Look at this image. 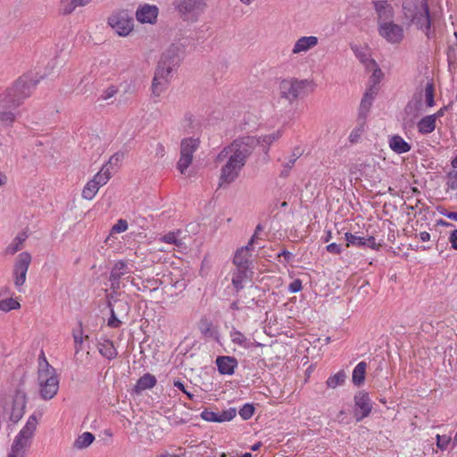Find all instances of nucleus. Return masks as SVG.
Here are the masks:
<instances>
[{
  "label": "nucleus",
  "mask_w": 457,
  "mask_h": 457,
  "mask_svg": "<svg viewBox=\"0 0 457 457\" xmlns=\"http://www.w3.org/2000/svg\"><path fill=\"white\" fill-rule=\"evenodd\" d=\"M257 146L258 140L256 137H239L218 154L215 162L226 161L225 164L220 169L219 177L220 187L230 185L239 177L248 158Z\"/></svg>",
  "instance_id": "nucleus-1"
},
{
  "label": "nucleus",
  "mask_w": 457,
  "mask_h": 457,
  "mask_svg": "<svg viewBox=\"0 0 457 457\" xmlns=\"http://www.w3.org/2000/svg\"><path fill=\"white\" fill-rule=\"evenodd\" d=\"M179 52L178 46L171 45L162 53L152 82V92L154 96H159L166 90L172 72L176 71L180 63Z\"/></svg>",
  "instance_id": "nucleus-2"
},
{
  "label": "nucleus",
  "mask_w": 457,
  "mask_h": 457,
  "mask_svg": "<svg viewBox=\"0 0 457 457\" xmlns=\"http://www.w3.org/2000/svg\"><path fill=\"white\" fill-rule=\"evenodd\" d=\"M38 79H34L31 74L21 76L12 87L0 94V108L16 109L28 98L36 87Z\"/></svg>",
  "instance_id": "nucleus-3"
},
{
  "label": "nucleus",
  "mask_w": 457,
  "mask_h": 457,
  "mask_svg": "<svg viewBox=\"0 0 457 457\" xmlns=\"http://www.w3.org/2000/svg\"><path fill=\"white\" fill-rule=\"evenodd\" d=\"M403 11L405 17L429 37L431 19L428 0H411L404 3Z\"/></svg>",
  "instance_id": "nucleus-4"
},
{
  "label": "nucleus",
  "mask_w": 457,
  "mask_h": 457,
  "mask_svg": "<svg viewBox=\"0 0 457 457\" xmlns=\"http://www.w3.org/2000/svg\"><path fill=\"white\" fill-rule=\"evenodd\" d=\"M173 6L186 21L195 22L207 7L206 0H174Z\"/></svg>",
  "instance_id": "nucleus-5"
},
{
  "label": "nucleus",
  "mask_w": 457,
  "mask_h": 457,
  "mask_svg": "<svg viewBox=\"0 0 457 457\" xmlns=\"http://www.w3.org/2000/svg\"><path fill=\"white\" fill-rule=\"evenodd\" d=\"M37 371L39 395L43 400H51L59 390V378L55 370Z\"/></svg>",
  "instance_id": "nucleus-6"
},
{
  "label": "nucleus",
  "mask_w": 457,
  "mask_h": 457,
  "mask_svg": "<svg viewBox=\"0 0 457 457\" xmlns=\"http://www.w3.org/2000/svg\"><path fill=\"white\" fill-rule=\"evenodd\" d=\"M312 85L313 82L308 79H283L279 86L280 94L283 98L292 103L304 94V90L307 87Z\"/></svg>",
  "instance_id": "nucleus-7"
},
{
  "label": "nucleus",
  "mask_w": 457,
  "mask_h": 457,
  "mask_svg": "<svg viewBox=\"0 0 457 457\" xmlns=\"http://www.w3.org/2000/svg\"><path fill=\"white\" fill-rule=\"evenodd\" d=\"M26 376L22 375L20 378L19 384L15 389V394L12 399V411L10 420L17 423L24 415L27 404V394L25 390Z\"/></svg>",
  "instance_id": "nucleus-8"
},
{
  "label": "nucleus",
  "mask_w": 457,
  "mask_h": 457,
  "mask_svg": "<svg viewBox=\"0 0 457 457\" xmlns=\"http://www.w3.org/2000/svg\"><path fill=\"white\" fill-rule=\"evenodd\" d=\"M32 261V256L29 252H21L18 254L12 270V278L15 287L20 288L24 285L27 278V272Z\"/></svg>",
  "instance_id": "nucleus-9"
},
{
  "label": "nucleus",
  "mask_w": 457,
  "mask_h": 457,
  "mask_svg": "<svg viewBox=\"0 0 457 457\" xmlns=\"http://www.w3.org/2000/svg\"><path fill=\"white\" fill-rule=\"evenodd\" d=\"M108 24L120 36H127L132 30L134 20L126 11L113 12L108 18Z\"/></svg>",
  "instance_id": "nucleus-10"
},
{
  "label": "nucleus",
  "mask_w": 457,
  "mask_h": 457,
  "mask_svg": "<svg viewBox=\"0 0 457 457\" xmlns=\"http://www.w3.org/2000/svg\"><path fill=\"white\" fill-rule=\"evenodd\" d=\"M132 267V264L123 260H120L114 263L109 277L112 289L119 290L120 288V279H129L130 278V274L133 273Z\"/></svg>",
  "instance_id": "nucleus-11"
},
{
  "label": "nucleus",
  "mask_w": 457,
  "mask_h": 457,
  "mask_svg": "<svg viewBox=\"0 0 457 457\" xmlns=\"http://www.w3.org/2000/svg\"><path fill=\"white\" fill-rule=\"evenodd\" d=\"M353 415L357 422L368 417L372 411V402L369 394L365 391H359L354 395Z\"/></svg>",
  "instance_id": "nucleus-12"
},
{
  "label": "nucleus",
  "mask_w": 457,
  "mask_h": 457,
  "mask_svg": "<svg viewBox=\"0 0 457 457\" xmlns=\"http://www.w3.org/2000/svg\"><path fill=\"white\" fill-rule=\"evenodd\" d=\"M37 425V419L35 414H32L28 419L25 426L21 428L19 434L15 436L12 444L29 449L31 444V438L34 435Z\"/></svg>",
  "instance_id": "nucleus-13"
},
{
  "label": "nucleus",
  "mask_w": 457,
  "mask_h": 457,
  "mask_svg": "<svg viewBox=\"0 0 457 457\" xmlns=\"http://www.w3.org/2000/svg\"><path fill=\"white\" fill-rule=\"evenodd\" d=\"M378 30L382 37L393 44L399 43L403 37V28L392 21L379 22Z\"/></svg>",
  "instance_id": "nucleus-14"
},
{
  "label": "nucleus",
  "mask_w": 457,
  "mask_h": 457,
  "mask_svg": "<svg viewBox=\"0 0 457 457\" xmlns=\"http://www.w3.org/2000/svg\"><path fill=\"white\" fill-rule=\"evenodd\" d=\"M237 415V411L235 408H229L228 410L222 411L221 412H215L213 411H210L208 409L204 410L200 417L210 422H225L230 421Z\"/></svg>",
  "instance_id": "nucleus-15"
},
{
  "label": "nucleus",
  "mask_w": 457,
  "mask_h": 457,
  "mask_svg": "<svg viewBox=\"0 0 457 457\" xmlns=\"http://www.w3.org/2000/svg\"><path fill=\"white\" fill-rule=\"evenodd\" d=\"M158 8L155 5L145 4L136 12V18L141 23H154L158 16Z\"/></svg>",
  "instance_id": "nucleus-16"
},
{
  "label": "nucleus",
  "mask_w": 457,
  "mask_h": 457,
  "mask_svg": "<svg viewBox=\"0 0 457 457\" xmlns=\"http://www.w3.org/2000/svg\"><path fill=\"white\" fill-rule=\"evenodd\" d=\"M377 92L373 87H370L363 95L359 111H358V120H366L368 113L371 108L373 100Z\"/></svg>",
  "instance_id": "nucleus-17"
},
{
  "label": "nucleus",
  "mask_w": 457,
  "mask_h": 457,
  "mask_svg": "<svg viewBox=\"0 0 457 457\" xmlns=\"http://www.w3.org/2000/svg\"><path fill=\"white\" fill-rule=\"evenodd\" d=\"M218 370L222 375H232L238 365L237 360L232 356H218L216 359Z\"/></svg>",
  "instance_id": "nucleus-18"
},
{
  "label": "nucleus",
  "mask_w": 457,
  "mask_h": 457,
  "mask_svg": "<svg viewBox=\"0 0 457 457\" xmlns=\"http://www.w3.org/2000/svg\"><path fill=\"white\" fill-rule=\"evenodd\" d=\"M318 43V37L315 36L301 37L295 43L292 52L295 54L302 52H307L315 47Z\"/></svg>",
  "instance_id": "nucleus-19"
},
{
  "label": "nucleus",
  "mask_w": 457,
  "mask_h": 457,
  "mask_svg": "<svg viewBox=\"0 0 457 457\" xmlns=\"http://www.w3.org/2000/svg\"><path fill=\"white\" fill-rule=\"evenodd\" d=\"M374 8L378 14V23L386 21L393 17V8L386 0L375 1Z\"/></svg>",
  "instance_id": "nucleus-20"
},
{
  "label": "nucleus",
  "mask_w": 457,
  "mask_h": 457,
  "mask_svg": "<svg viewBox=\"0 0 457 457\" xmlns=\"http://www.w3.org/2000/svg\"><path fill=\"white\" fill-rule=\"evenodd\" d=\"M229 337L233 344L237 345L245 349H250L253 346L261 347L262 344L258 342H252L241 331L233 328L229 332Z\"/></svg>",
  "instance_id": "nucleus-21"
},
{
  "label": "nucleus",
  "mask_w": 457,
  "mask_h": 457,
  "mask_svg": "<svg viewBox=\"0 0 457 457\" xmlns=\"http://www.w3.org/2000/svg\"><path fill=\"white\" fill-rule=\"evenodd\" d=\"M351 50L355 57L365 66L369 67L370 64L376 66L375 60L370 58V49L367 46H361L357 45H351Z\"/></svg>",
  "instance_id": "nucleus-22"
},
{
  "label": "nucleus",
  "mask_w": 457,
  "mask_h": 457,
  "mask_svg": "<svg viewBox=\"0 0 457 457\" xmlns=\"http://www.w3.org/2000/svg\"><path fill=\"white\" fill-rule=\"evenodd\" d=\"M97 348L100 354L108 360H113L118 355L113 342L108 338H101L97 344Z\"/></svg>",
  "instance_id": "nucleus-23"
},
{
  "label": "nucleus",
  "mask_w": 457,
  "mask_h": 457,
  "mask_svg": "<svg viewBox=\"0 0 457 457\" xmlns=\"http://www.w3.org/2000/svg\"><path fill=\"white\" fill-rule=\"evenodd\" d=\"M251 245H249L247 244V245L241 247L240 249H238L236 252V253L234 255L233 262L237 266V269H245V270L248 269L249 257H250V254H249V247Z\"/></svg>",
  "instance_id": "nucleus-24"
},
{
  "label": "nucleus",
  "mask_w": 457,
  "mask_h": 457,
  "mask_svg": "<svg viewBox=\"0 0 457 457\" xmlns=\"http://www.w3.org/2000/svg\"><path fill=\"white\" fill-rule=\"evenodd\" d=\"M156 378L154 375L145 373L137 379L133 390L135 393L140 394L142 391L153 388L156 385Z\"/></svg>",
  "instance_id": "nucleus-25"
},
{
  "label": "nucleus",
  "mask_w": 457,
  "mask_h": 457,
  "mask_svg": "<svg viewBox=\"0 0 457 457\" xmlns=\"http://www.w3.org/2000/svg\"><path fill=\"white\" fill-rule=\"evenodd\" d=\"M388 143L390 148L398 154L407 153L411 150V145L398 135L391 137Z\"/></svg>",
  "instance_id": "nucleus-26"
},
{
  "label": "nucleus",
  "mask_w": 457,
  "mask_h": 457,
  "mask_svg": "<svg viewBox=\"0 0 457 457\" xmlns=\"http://www.w3.org/2000/svg\"><path fill=\"white\" fill-rule=\"evenodd\" d=\"M198 328L201 334L206 338H217L218 330L213 326L212 321L207 318H202L198 323Z\"/></svg>",
  "instance_id": "nucleus-27"
},
{
  "label": "nucleus",
  "mask_w": 457,
  "mask_h": 457,
  "mask_svg": "<svg viewBox=\"0 0 457 457\" xmlns=\"http://www.w3.org/2000/svg\"><path fill=\"white\" fill-rule=\"evenodd\" d=\"M200 145L199 138L187 137L184 138L180 144V154H186L193 158L194 153L198 149Z\"/></svg>",
  "instance_id": "nucleus-28"
},
{
  "label": "nucleus",
  "mask_w": 457,
  "mask_h": 457,
  "mask_svg": "<svg viewBox=\"0 0 457 457\" xmlns=\"http://www.w3.org/2000/svg\"><path fill=\"white\" fill-rule=\"evenodd\" d=\"M92 0H61V12L63 15H69L74 12L77 7H83L91 3Z\"/></svg>",
  "instance_id": "nucleus-29"
},
{
  "label": "nucleus",
  "mask_w": 457,
  "mask_h": 457,
  "mask_svg": "<svg viewBox=\"0 0 457 457\" xmlns=\"http://www.w3.org/2000/svg\"><path fill=\"white\" fill-rule=\"evenodd\" d=\"M436 121L435 120V116L427 115L423 117L417 123L419 133H420L421 135H428L432 133L436 129Z\"/></svg>",
  "instance_id": "nucleus-30"
},
{
  "label": "nucleus",
  "mask_w": 457,
  "mask_h": 457,
  "mask_svg": "<svg viewBox=\"0 0 457 457\" xmlns=\"http://www.w3.org/2000/svg\"><path fill=\"white\" fill-rule=\"evenodd\" d=\"M28 235L26 232L19 233L12 241V243L5 248V253L13 255L23 247V244L26 241Z\"/></svg>",
  "instance_id": "nucleus-31"
},
{
  "label": "nucleus",
  "mask_w": 457,
  "mask_h": 457,
  "mask_svg": "<svg viewBox=\"0 0 457 457\" xmlns=\"http://www.w3.org/2000/svg\"><path fill=\"white\" fill-rule=\"evenodd\" d=\"M367 363L365 361L359 362L353 370L352 380L353 383L360 386L364 383L366 375Z\"/></svg>",
  "instance_id": "nucleus-32"
},
{
  "label": "nucleus",
  "mask_w": 457,
  "mask_h": 457,
  "mask_svg": "<svg viewBox=\"0 0 457 457\" xmlns=\"http://www.w3.org/2000/svg\"><path fill=\"white\" fill-rule=\"evenodd\" d=\"M247 278V270L237 269L232 273V285L237 293L244 288V281Z\"/></svg>",
  "instance_id": "nucleus-33"
},
{
  "label": "nucleus",
  "mask_w": 457,
  "mask_h": 457,
  "mask_svg": "<svg viewBox=\"0 0 457 457\" xmlns=\"http://www.w3.org/2000/svg\"><path fill=\"white\" fill-rule=\"evenodd\" d=\"M281 137V132L279 130L273 132L269 135H265L262 137H256L258 140V145H261L263 148L265 154H268L269 146L277 139Z\"/></svg>",
  "instance_id": "nucleus-34"
},
{
  "label": "nucleus",
  "mask_w": 457,
  "mask_h": 457,
  "mask_svg": "<svg viewBox=\"0 0 457 457\" xmlns=\"http://www.w3.org/2000/svg\"><path fill=\"white\" fill-rule=\"evenodd\" d=\"M95 440V436L90 432H84L75 440L73 446L77 449H84L89 446Z\"/></svg>",
  "instance_id": "nucleus-35"
},
{
  "label": "nucleus",
  "mask_w": 457,
  "mask_h": 457,
  "mask_svg": "<svg viewBox=\"0 0 457 457\" xmlns=\"http://www.w3.org/2000/svg\"><path fill=\"white\" fill-rule=\"evenodd\" d=\"M12 109L0 108V126L11 127L16 119L15 113Z\"/></svg>",
  "instance_id": "nucleus-36"
},
{
  "label": "nucleus",
  "mask_w": 457,
  "mask_h": 457,
  "mask_svg": "<svg viewBox=\"0 0 457 457\" xmlns=\"http://www.w3.org/2000/svg\"><path fill=\"white\" fill-rule=\"evenodd\" d=\"M99 188L100 187L96 183V181L90 179L82 190V197L87 200H92L96 196Z\"/></svg>",
  "instance_id": "nucleus-37"
},
{
  "label": "nucleus",
  "mask_w": 457,
  "mask_h": 457,
  "mask_svg": "<svg viewBox=\"0 0 457 457\" xmlns=\"http://www.w3.org/2000/svg\"><path fill=\"white\" fill-rule=\"evenodd\" d=\"M345 372L344 370H339L335 375L330 376L327 381V386L329 388H336L338 386H342L345 381Z\"/></svg>",
  "instance_id": "nucleus-38"
},
{
  "label": "nucleus",
  "mask_w": 457,
  "mask_h": 457,
  "mask_svg": "<svg viewBox=\"0 0 457 457\" xmlns=\"http://www.w3.org/2000/svg\"><path fill=\"white\" fill-rule=\"evenodd\" d=\"M21 308V304L18 301L12 297H5L0 299V311L8 312L12 310H18Z\"/></svg>",
  "instance_id": "nucleus-39"
},
{
  "label": "nucleus",
  "mask_w": 457,
  "mask_h": 457,
  "mask_svg": "<svg viewBox=\"0 0 457 457\" xmlns=\"http://www.w3.org/2000/svg\"><path fill=\"white\" fill-rule=\"evenodd\" d=\"M111 179V172L106 165L103 166L102 169L93 177V180L101 187L107 184Z\"/></svg>",
  "instance_id": "nucleus-40"
},
{
  "label": "nucleus",
  "mask_w": 457,
  "mask_h": 457,
  "mask_svg": "<svg viewBox=\"0 0 457 457\" xmlns=\"http://www.w3.org/2000/svg\"><path fill=\"white\" fill-rule=\"evenodd\" d=\"M345 239L346 241V246H356L363 248L365 245L364 237L356 236L350 232L345 234Z\"/></svg>",
  "instance_id": "nucleus-41"
},
{
  "label": "nucleus",
  "mask_w": 457,
  "mask_h": 457,
  "mask_svg": "<svg viewBox=\"0 0 457 457\" xmlns=\"http://www.w3.org/2000/svg\"><path fill=\"white\" fill-rule=\"evenodd\" d=\"M365 120H359V126L352 130L349 135V140L351 143L358 142L361 135L364 131Z\"/></svg>",
  "instance_id": "nucleus-42"
},
{
  "label": "nucleus",
  "mask_w": 457,
  "mask_h": 457,
  "mask_svg": "<svg viewBox=\"0 0 457 457\" xmlns=\"http://www.w3.org/2000/svg\"><path fill=\"white\" fill-rule=\"evenodd\" d=\"M192 161L193 158L186 154H180L179 160L177 163V168L181 174L185 173L186 170L191 165Z\"/></svg>",
  "instance_id": "nucleus-43"
},
{
  "label": "nucleus",
  "mask_w": 457,
  "mask_h": 457,
  "mask_svg": "<svg viewBox=\"0 0 457 457\" xmlns=\"http://www.w3.org/2000/svg\"><path fill=\"white\" fill-rule=\"evenodd\" d=\"M434 85L432 82H428L425 87L426 104L428 107L435 105L434 100Z\"/></svg>",
  "instance_id": "nucleus-44"
},
{
  "label": "nucleus",
  "mask_w": 457,
  "mask_h": 457,
  "mask_svg": "<svg viewBox=\"0 0 457 457\" xmlns=\"http://www.w3.org/2000/svg\"><path fill=\"white\" fill-rule=\"evenodd\" d=\"M446 186L448 189H457V170H451L446 175Z\"/></svg>",
  "instance_id": "nucleus-45"
},
{
  "label": "nucleus",
  "mask_w": 457,
  "mask_h": 457,
  "mask_svg": "<svg viewBox=\"0 0 457 457\" xmlns=\"http://www.w3.org/2000/svg\"><path fill=\"white\" fill-rule=\"evenodd\" d=\"M253 413L254 407L250 403L244 404V406L239 410V415L245 420H249L253 415Z\"/></svg>",
  "instance_id": "nucleus-46"
},
{
  "label": "nucleus",
  "mask_w": 457,
  "mask_h": 457,
  "mask_svg": "<svg viewBox=\"0 0 457 457\" xmlns=\"http://www.w3.org/2000/svg\"><path fill=\"white\" fill-rule=\"evenodd\" d=\"M179 232H169L162 237V241L168 244H173L177 246L182 245V241L178 238Z\"/></svg>",
  "instance_id": "nucleus-47"
},
{
  "label": "nucleus",
  "mask_w": 457,
  "mask_h": 457,
  "mask_svg": "<svg viewBox=\"0 0 457 457\" xmlns=\"http://www.w3.org/2000/svg\"><path fill=\"white\" fill-rule=\"evenodd\" d=\"M28 449L12 444L7 457H25Z\"/></svg>",
  "instance_id": "nucleus-48"
},
{
  "label": "nucleus",
  "mask_w": 457,
  "mask_h": 457,
  "mask_svg": "<svg viewBox=\"0 0 457 457\" xmlns=\"http://www.w3.org/2000/svg\"><path fill=\"white\" fill-rule=\"evenodd\" d=\"M117 93H118V88L113 85H110L107 88H105L102 92L100 99L104 100V101H107V100L111 99L112 97H113Z\"/></svg>",
  "instance_id": "nucleus-49"
},
{
  "label": "nucleus",
  "mask_w": 457,
  "mask_h": 457,
  "mask_svg": "<svg viewBox=\"0 0 457 457\" xmlns=\"http://www.w3.org/2000/svg\"><path fill=\"white\" fill-rule=\"evenodd\" d=\"M48 368L49 370H55L54 367H52L49 362L47 361L45 353L43 351H41L40 355L38 357V369L37 371L46 370Z\"/></svg>",
  "instance_id": "nucleus-50"
},
{
  "label": "nucleus",
  "mask_w": 457,
  "mask_h": 457,
  "mask_svg": "<svg viewBox=\"0 0 457 457\" xmlns=\"http://www.w3.org/2000/svg\"><path fill=\"white\" fill-rule=\"evenodd\" d=\"M451 441H452L451 437L446 435H444V436L437 435L436 436V445L441 450H445L447 448V446L449 445V444L451 443Z\"/></svg>",
  "instance_id": "nucleus-51"
},
{
  "label": "nucleus",
  "mask_w": 457,
  "mask_h": 457,
  "mask_svg": "<svg viewBox=\"0 0 457 457\" xmlns=\"http://www.w3.org/2000/svg\"><path fill=\"white\" fill-rule=\"evenodd\" d=\"M295 161H296L295 158H292L283 165V169L281 170L280 174H279L280 178L285 179L289 176L290 170L293 168V166L295 165Z\"/></svg>",
  "instance_id": "nucleus-52"
},
{
  "label": "nucleus",
  "mask_w": 457,
  "mask_h": 457,
  "mask_svg": "<svg viewBox=\"0 0 457 457\" xmlns=\"http://www.w3.org/2000/svg\"><path fill=\"white\" fill-rule=\"evenodd\" d=\"M73 338H74V344H75V353H78L79 351H81L82 343H83V337H82V329H79L78 333L73 332Z\"/></svg>",
  "instance_id": "nucleus-53"
},
{
  "label": "nucleus",
  "mask_w": 457,
  "mask_h": 457,
  "mask_svg": "<svg viewBox=\"0 0 457 457\" xmlns=\"http://www.w3.org/2000/svg\"><path fill=\"white\" fill-rule=\"evenodd\" d=\"M107 325L112 328H120L121 325V321L117 318L115 312L112 308H111V316L108 320Z\"/></svg>",
  "instance_id": "nucleus-54"
},
{
  "label": "nucleus",
  "mask_w": 457,
  "mask_h": 457,
  "mask_svg": "<svg viewBox=\"0 0 457 457\" xmlns=\"http://www.w3.org/2000/svg\"><path fill=\"white\" fill-rule=\"evenodd\" d=\"M364 241H365V245H363V248H370L372 250H378L380 246V244H378L376 242L375 237L372 236L364 237Z\"/></svg>",
  "instance_id": "nucleus-55"
},
{
  "label": "nucleus",
  "mask_w": 457,
  "mask_h": 457,
  "mask_svg": "<svg viewBox=\"0 0 457 457\" xmlns=\"http://www.w3.org/2000/svg\"><path fill=\"white\" fill-rule=\"evenodd\" d=\"M128 229V222L125 220H119L112 227V230L115 233H121Z\"/></svg>",
  "instance_id": "nucleus-56"
},
{
  "label": "nucleus",
  "mask_w": 457,
  "mask_h": 457,
  "mask_svg": "<svg viewBox=\"0 0 457 457\" xmlns=\"http://www.w3.org/2000/svg\"><path fill=\"white\" fill-rule=\"evenodd\" d=\"M288 290L291 293H297L302 290V281L299 278L293 280L289 286Z\"/></svg>",
  "instance_id": "nucleus-57"
},
{
  "label": "nucleus",
  "mask_w": 457,
  "mask_h": 457,
  "mask_svg": "<svg viewBox=\"0 0 457 457\" xmlns=\"http://www.w3.org/2000/svg\"><path fill=\"white\" fill-rule=\"evenodd\" d=\"M327 251L330 253L340 254L342 253V247L340 245L336 243H331L327 245Z\"/></svg>",
  "instance_id": "nucleus-58"
},
{
  "label": "nucleus",
  "mask_w": 457,
  "mask_h": 457,
  "mask_svg": "<svg viewBox=\"0 0 457 457\" xmlns=\"http://www.w3.org/2000/svg\"><path fill=\"white\" fill-rule=\"evenodd\" d=\"M173 385L175 387H177L178 389L181 390L184 394H186L188 396V398L193 399L194 395L187 391L183 382H181L180 380H175Z\"/></svg>",
  "instance_id": "nucleus-59"
},
{
  "label": "nucleus",
  "mask_w": 457,
  "mask_h": 457,
  "mask_svg": "<svg viewBox=\"0 0 457 457\" xmlns=\"http://www.w3.org/2000/svg\"><path fill=\"white\" fill-rule=\"evenodd\" d=\"M123 159V154L122 153H115L113 155H112L109 159L108 163L110 165L112 164H118V162H121Z\"/></svg>",
  "instance_id": "nucleus-60"
},
{
  "label": "nucleus",
  "mask_w": 457,
  "mask_h": 457,
  "mask_svg": "<svg viewBox=\"0 0 457 457\" xmlns=\"http://www.w3.org/2000/svg\"><path fill=\"white\" fill-rule=\"evenodd\" d=\"M449 242L453 249L457 250V229L451 232L449 236Z\"/></svg>",
  "instance_id": "nucleus-61"
},
{
  "label": "nucleus",
  "mask_w": 457,
  "mask_h": 457,
  "mask_svg": "<svg viewBox=\"0 0 457 457\" xmlns=\"http://www.w3.org/2000/svg\"><path fill=\"white\" fill-rule=\"evenodd\" d=\"M283 256L286 260V262H289L293 258V253L287 250H282L280 253H278V257Z\"/></svg>",
  "instance_id": "nucleus-62"
},
{
  "label": "nucleus",
  "mask_w": 457,
  "mask_h": 457,
  "mask_svg": "<svg viewBox=\"0 0 457 457\" xmlns=\"http://www.w3.org/2000/svg\"><path fill=\"white\" fill-rule=\"evenodd\" d=\"M262 228H262V226L261 224H258V225L256 226V228H255L254 234H253V236L251 237V239H250V240H249V242H248V245H252L254 243V240H255V238H256V237H257V234H258L260 231H262Z\"/></svg>",
  "instance_id": "nucleus-63"
},
{
  "label": "nucleus",
  "mask_w": 457,
  "mask_h": 457,
  "mask_svg": "<svg viewBox=\"0 0 457 457\" xmlns=\"http://www.w3.org/2000/svg\"><path fill=\"white\" fill-rule=\"evenodd\" d=\"M5 297H11L10 289L7 287H0V299Z\"/></svg>",
  "instance_id": "nucleus-64"
}]
</instances>
